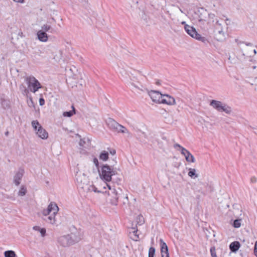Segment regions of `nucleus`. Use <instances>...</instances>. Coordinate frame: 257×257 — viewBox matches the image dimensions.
I'll use <instances>...</instances> for the list:
<instances>
[{"instance_id": "nucleus-1", "label": "nucleus", "mask_w": 257, "mask_h": 257, "mask_svg": "<svg viewBox=\"0 0 257 257\" xmlns=\"http://www.w3.org/2000/svg\"><path fill=\"white\" fill-rule=\"evenodd\" d=\"M116 163V161L113 160L111 165L107 164L103 165L101 167V172H100L99 170L98 171L100 178L107 182L111 181V177L114 175L116 173V171L114 170L113 168L114 166L115 165Z\"/></svg>"}, {"instance_id": "nucleus-2", "label": "nucleus", "mask_w": 257, "mask_h": 257, "mask_svg": "<svg viewBox=\"0 0 257 257\" xmlns=\"http://www.w3.org/2000/svg\"><path fill=\"white\" fill-rule=\"evenodd\" d=\"M80 238L74 233L61 235L57 238V243L61 246H70L80 240Z\"/></svg>"}, {"instance_id": "nucleus-3", "label": "nucleus", "mask_w": 257, "mask_h": 257, "mask_svg": "<svg viewBox=\"0 0 257 257\" xmlns=\"http://www.w3.org/2000/svg\"><path fill=\"white\" fill-rule=\"evenodd\" d=\"M109 190L108 191V194L109 197V200L111 204L117 205L119 200H121V197L123 194L122 191L119 188L117 189L111 187L108 184H106Z\"/></svg>"}, {"instance_id": "nucleus-4", "label": "nucleus", "mask_w": 257, "mask_h": 257, "mask_svg": "<svg viewBox=\"0 0 257 257\" xmlns=\"http://www.w3.org/2000/svg\"><path fill=\"white\" fill-rule=\"evenodd\" d=\"M210 105L218 111H224L227 114H230L231 112L230 107L219 101L212 100L210 101Z\"/></svg>"}, {"instance_id": "nucleus-5", "label": "nucleus", "mask_w": 257, "mask_h": 257, "mask_svg": "<svg viewBox=\"0 0 257 257\" xmlns=\"http://www.w3.org/2000/svg\"><path fill=\"white\" fill-rule=\"evenodd\" d=\"M28 89L32 92H36L41 88V85L37 79L33 76L28 77L26 78Z\"/></svg>"}, {"instance_id": "nucleus-6", "label": "nucleus", "mask_w": 257, "mask_h": 257, "mask_svg": "<svg viewBox=\"0 0 257 257\" xmlns=\"http://www.w3.org/2000/svg\"><path fill=\"white\" fill-rule=\"evenodd\" d=\"M32 125L37 135L42 139H46L48 137V134L46 131L42 127L38 120H33Z\"/></svg>"}, {"instance_id": "nucleus-7", "label": "nucleus", "mask_w": 257, "mask_h": 257, "mask_svg": "<svg viewBox=\"0 0 257 257\" xmlns=\"http://www.w3.org/2000/svg\"><path fill=\"white\" fill-rule=\"evenodd\" d=\"M76 180L78 187L81 189L87 187L89 183L88 178L84 173L77 172Z\"/></svg>"}, {"instance_id": "nucleus-8", "label": "nucleus", "mask_w": 257, "mask_h": 257, "mask_svg": "<svg viewBox=\"0 0 257 257\" xmlns=\"http://www.w3.org/2000/svg\"><path fill=\"white\" fill-rule=\"evenodd\" d=\"M199 18L198 25L204 30H207L208 26L205 25L207 15L208 12L207 10L204 8H201L198 11Z\"/></svg>"}, {"instance_id": "nucleus-9", "label": "nucleus", "mask_w": 257, "mask_h": 257, "mask_svg": "<svg viewBox=\"0 0 257 257\" xmlns=\"http://www.w3.org/2000/svg\"><path fill=\"white\" fill-rule=\"evenodd\" d=\"M184 29L187 33L192 38L202 42L205 40V38L201 37V36L197 33L196 29L193 27L188 25H185Z\"/></svg>"}, {"instance_id": "nucleus-10", "label": "nucleus", "mask_w": 257, "mask_h": 257, "mask_svg": "<svg viewBox=\"0 0 257 257\" xmlns=\"http://www.w3.org/2000/svg\"><path fill=\"white\" fill-rule=\"evenodd\" d=\"M250 46L248 47L246 46L242 50L239 51L238 57L240 59H245L248 57H250L252 55V53L250 51Z\"/></svg>"}, {"instance_id": "nucleus-11", "label": "nucleus", "mask_w": 257, "mask_h": 257, "mask_svg": "<svg viewBox=\"0 0 257 257\" xmlns=\"http://www.w3.org/2000/svg\"><path fill=\"white\" fill-rule=\"evenodd\" d=\"M149 96L152 99V101L155 102L161 103V99L162 98V94L159 91L156 90H151L148 92Z\"/></svg>"}, {"instance_id": "nucleus-12", "label": "nucleus", "mask_w": 257, "mask_h": 257, "mask_svg": "<svg viewBox=\"0 0 257 257\" xmlns=\"http://www.w3.org/2000/svg\"><path fill=\"white\" fill-rule=\"evenodd\" d=\"M213 33L214 37L218 41H222L225 38V33L223 30V28L219 29L213 30Z\"/></svg>"}, {"instance_id": "nucleus-13", "label": "nucleus", "mask_w": 257, "mask_h": 257, "mask_svg": "<svg viewBox=\"0 0 257 257\" xmlns=\"http://www.w3.org/2000/svg\"><path fill=\"white\" fill-rule=\"evenodd\" d=\"M160 103L167 104L168 105L175 104V98L168 94H163Z\"/></svg>"}, {"instance_id": "nucleus-14", "label": "nucleus", "mask_w": 257, "mask_h": 257, "mask_svg": "<svg viewBox=\"0 0 257 257\" xmlns=\"http://www.w3.org/2000/svg\"><path fill=\"white\" fill-rule=\"evenodd\" d=\"M127 85L135 90H140L141 91H144L143 86L142 85L140 84L139 82L136 83L133 80L130 79V80L128 81Z\"/></svg>"}, {"instance_id": "nucleus-15", "label": "nucleus", "mask_w": 257, "mask_h": 257, "mask_svg": "<svg viewBox=\"0 0 257 257\" xmlns=\"http://www.w3.org/2000/svg\"><path fill=\"white\" fill-rule=\"evenodd\" d=\"M24 170L23 169H19L18 171L16 173L14 177V182L16 185L18 186L20 183L21 180L23 176Z\"/></svg>"}, {"instance_id": "nucleus-16", "label": "nucleus", "mask_w": 257, "mask_h": 257, "mask_svg": "<svg viewBox=\"0 0 257 257\" xmlns=\"http://www.w3.org/2000/svg\"><path fill=\"white\" fill-rule=\"evenodd\" d=\"M160 244L162 257H169L168 246L166 243L163 241L162 239H160Z\"/></svg>"}, {"instance_id": "nucleus-17", "label": "nucleus", "mask_w": 257, "mask_h": 257, "mask_svg": "<svg viewBox=\"0 0 257 257\" xmlns=\"http://www.w3.org/2000/svg\"><path fill=\"white\" fill-rule=\"evenodd\" d=\"M223 19L220 18V20H218L217 18L215 19V21L214 23H212L209 26V27H208V29H211V30H215V29H219L220 28H222V24L221 23Z\"/></svg>"}, {"instance_id": "nucleus-18", "label": "nucleus", "mask_w": 257, "mask_h": 257, "mask_svg": "<svg viewBox=\"0 0 257 257\" xmlns=\"http://www.w3.org/2000/svg\"><path fill=\"white\" fill-rule=\"evenodd\" d=\"M37 37L40 41L46 42L48 41V35L46 33L43 31L39 30L37 32Z\"/></svg>"}, {"instance_id": "nucleus-19", "label": "nucleus", "mask_w": 257, "mask_h": 257, "mask_svg": "<svg viewBox=\"0 0 257 257\" xmlns=\"http://www.w3.org/2000/svg\"><path fill=\"white\" fill-rule=\"evenodd\" d=\"M47 208L50 210L51 213H53V215H56L59 210L57 205L54 202H51Z\"/></svg>"}, {"instance_id": "nucleus-20", "label": "nucleus", "mask_w": 257, "mask_h": 257, "mask_svg": "<svg viewBox=\"0 0 257 257\" xmlns=\"http://www.w3.org/2000/svg\"><path fill=\"white\" fill-rule=\"evenodd\" d=\"M240 246V244L239 241H235L231 242L229 245V249L231 251L236 252Z\"/></svg>"}, {"instance_id": "nucleus-21", "label": "nucleus", "mask_w": 257, "mask_h": 257, "mask_svg": "<svg viewBox=\"0 0 257 257\" xmlns=\"http://www.w3.org/2000/svg\"><path fill=\"white\" fill-rule=\"evenodd\" d=\"M203 185V183L201 182H199L197 183H194L193 185V189L195 190L197 192H200L203 195H205L206 193L204 191H203L202 188L201 186Z\"/></svg>"}, {"instance_id": "nucleus-22", "label": "nucleus", "mask_w": 257, "mask_h": 257, "mask_svg": "<svg viewBox=\"0 0 257 257\" xmlns=\"http://www.w3.org/2000/svg\"><path fill=\"white\" fill-rule=\"evenodd\" d=\"M108 126L111 128L116 130L118 126L119 123L112 118H108L107 121Z\"/></svg>"}, {"instance_id": "nucleus-23", "label": "nucleus", "mask_w": 257, "mask_h": 257, "mask_svg": "<svg viewBox=\"0 0 257 257\" xmlns=\"http://www.w3.org/2000/svg\"><path fill=\"white\" fill-rule=\"evenodd\" d=\"M108 153L105 151H102L99 156V159L103 161H106L108 159Z\"/></svg>"}, {"instance_id": "nucleus-24", "label": "nucleus", "mask_w": 257, "mask_h": 257, "mask_svg": "<svg viewBox=\"0 0 257 257\" xmlns=\"http://www.w3.org/2000/svg\"><path fill=\"white\" fill-rule=\"evenodd\" d=\"M42 31H43L46 33V32H50L52 33L54 32V30L51 27L50 25L45 24L43 25L42 27Z\"/></svg>"}, {"instance_id": "nucleus-25", "label": "nucleus", "mask_w": 257, "mask_h": 257, "mask_svg": "<svg viewBox=\"0 0 257 257\" xmlns=\"http://www.w3.org/2000/svg\"><path fill=\"white\" fill-rule=\"evenodd\" d=\"M188 175L191 178L195 179L198 177V175L196 173V170L195 169L189 168Z\"/></svg>"}, {"instance_id": "nucleus-26", "label": "nucleus", "mask_w": 257, "mask_h": 257, "mask_svg": "<svg viewBox=\"0 0 257 257\" xmlns=\"http://www.w3.org/2000/svg\"><path fill=\"white\" fill-rule=\"evenodd\" d=\"M72 108V110H70L69 111H65L63 112V116L65 117H71L75 113V109L73 105L71 106Z\"/></svg>"}, {"instance_id": "nucleus-27", "label": "nucleus", "mask_w": 257, "mask_h": 257, "mask_svg": "<svg viewBox=\"0 0 257 257\" xmlns=\"http://www.w3.org/2000/svg\"><path fill=\"white\" fill-rule=\"evenodd\" d=\"M207 15L208 16V22H207V24L210 25L215 21V15L214 14L208 13Z\"/></svg>"}, {"instance_id": "nucleus-28", "label": "nucleus", "mask_w": 257, "mask_h": 257, "mask_svg": "<svg viewBox=\"0 0 257 257\" xmlns=\"http://www.w3.org/2000/svg\"><path fill=\"white\" fill-rule=\"evenodd\" d=\"M122 202V206H124L125 208H126V204H128V199L126 195H125L123 193L121 197V200Z\"/></svg>"}, {"instance_id": "nucleus-29", "label": "nucleus", "mask_w": 257, "mask_h": 257, "mask_svg": "<svg viewBox=\"0 0 257 257\" xmlns=\"http://www.w3.org/2000/svg\"><path fill=\"white\" fill-rule=\"evenodd\" d=\"M46 221L50 223L53 224L55 222V215H53V213H51L49 216H47V218L45 219Z\"/></svg>"}, {"instance_id": "nucleus-30", "label": "nucleus", "mask_w": 257, "mask_h": 257, "mask_svg": "<svg viewBox=\"0 0 257 257\" xmlns=\"http://www.w3.org/2000/svg\"><path fill=\"white\" fill-rule=\"evenodd\" d=\"M186 160L188 162L194 163L195 162V158L190 152L187 153V156H186Z\"/></svg>"}, {"instance_id": "nucleus-31", "label": "nucleus", "mask_w": 257, "mask_h": 257, "mask_svg": "<svg viewBox=\"0 0 257 257\" xmlns=\"http://www.w3.org/2000/svg\"><path fill=\"white\" fill-rule=\"evenodd\" d=\"M4 255L5 257H17L15 251L11 250L5 251Z\"/></svg>"}, {"instance_id": "nucleus-32", "label": "nucleus", "mask_w": 257, "mask_h": 257, "mask_svg": "<svg viewBox=\"0 0 257 257\" xmlns=\"http://www.w3.org/2000/svg\"><path fill=\"white\" fill-rule=\"evenodd\" d=\"M27 192V188L24 186H22L19 191L18 192V195L20 196H23L26 195Z\"/></svg>"}, {"instance_id": "nucleus-33", "label": "nucleus", "mask_w": 257, "mask_h": 257, "mask_svg": "<svg viewBox=\"0 0 257 257\" xmlns=\"http://www.w3.org/2000/svg\"><path fill=\"white\" fill-rule=\"evenodd\" d=\"M136 222L138 224L141 225L144 223V218L142 215H138L136 218Z\"/></svg>"}, {"instance_id": "nucleus-34", "label": "nucleus", "mask_w": 257, "mask_h": 257, "mask_svg": "<svg viewBox=\"0 0 257 257\" xmlns=\"http://www.w3.org/2000/svg\"><path fill=\"white\" fill-rule=\"evenodd\" d=\"M116 131H117L118 132H120L122 133H128L127 130L123 126L120 125L119 124L118 126L117 127Z\"/></svg>"}, {"instance_id": "nucleus-35", "label": "nucleus", "mask_w": 257, "mask_h": 257, "mask_svg": "<svg viewBox=\"0 0 257 257\" xmlns=\"http://www.w3.org/2000/svg\"><path fill=\"white\" fill-rule=\"evenodd\" d=\"M241 219H237L234 220L232 225L235 228H239L241 226Z\"/></svg>"}, {"instance_id": "nucleus-36", "label": "nucleus", "mask_w": 257, "mask_h": 257, "mask_svg": "<svg viewBox=\"0 0 257 257\" xmlns=\"http://www.w3.org/2000/svg\"><path fill=\"white\" fill-rule=\"evenodd\" d=\"M155 248L154 247H151L149 248L148 257H154L155 253Z\"/></svg>"}, {"instance_id": "nucleus-37", "label": "nucleus", "mask_w": 257, "mask_h": 257, "mask_svg": "<svg viewBox=\"0 0 257 257\" xmlns=\"http://www.w3.org/2000/svg\"><path fill=\"white\" fill-rule=\"evenodd\" d=\"M246 46H250L251 48L250 49V51L252 53V55H254L256 53L255 49L253 47V45L250 43H245Z\"/></svg>"}, {"instance_id": "nucleus-38", "label": "nucleus", "mask_w": 257, "mask_h": 257, "mask_svg": "<svg viewBox=\"0 0 257 257\" xmlns=\"http://www.w3.org/2000/svg\"><path fill=\"white\" fill-rule=\"evenodd\" d=\"M133 229L134 230L133 231V233H134V236L135 237L133 238V239L134 240H138V239H139V235L137 234V232H138V229L136 228V227H133Z\"/></svg>"}, {"instance_id": "nucleus-39", "label": "nucleus", "mask_w": 257, "mask_h": 257, "mask_svg": "<svg viewBox=\"0 0 257 257\" xmlns=\"http://www.w3.org/2000/svg\"><path fill=\"white\" fill-rule=\"evenodd\" d=\"M87 187L83 188L82 189L85 192H91L93 191V189H92L91 187H92V185H89V183L86 185Z\"/></svg>"}, {"instance_id": "nucleus-40", "label": "nucleus", "mask_w": 257, "mask_h": 257, "mask_svg": "<svg viewBox=\"0 0 257 257\" xmlns=\"http://www.w3.org/2000/svg\"><path fill=\"white\" fill-rule=\"evenodd\" d=\"M20 89L22 90L23 93L24 95L27 94V93L29 92V90L25 86H23V85H22L20 86Z\"/></svg>"}, {"instance_id": "nucleus-41", "label": "nucleus", "mask_w": 257, "mask_h": 257, "mask_svg": "<svg viewBox=\"0 0 257 257\" xmlns=\"http://www.w3.org/2000/svg\"><path fill=\"white\" fill-rule=\"evenodd\" d=\"M210 253L212 257H216L215 247H211Z\"/></svg>"}, {"instance_id": "nucleus-42", "label": "nucleus", "mask_w": 257, "mask_h": 257, "mask_svg": "<svg viewBox=\"0 0 257 257\" xmlns=\"http://www.w3.org/2000/svg\"><path fill=\"white\" fill-rule=\"evenodd\" d=\"M93 162L95 164V166L96 167L97 169L99 171V162L98 160L97 159V158L94 157L93 159Z\"/></svg>"}, {"instance_id": "nucleus-43", "label": "nucleus", "mask_w": 257, "mask_h": 257, "mask_svg": "<svg viewBox=\"0 0 257 257\" xmlns=\"http://www.w3.org/2000/svg\"><path fill=\"white\" fill-rule=\"evenodd\" d=\"M187 153H189V152L187 150H186L184 148H182V150L181 151V153L182 155H183L186 157V156H187Z\"/></svg>"}, {"instance_id": "nucleus-44", "label": "nucleus", "mask_w": 257, "mask_h": 257, "mask_svg": "<svg viewBox=\"0 0 257 257\" xmlns=\"http://www.w3.org/2000/svg\"><path fill=\"white\" fill-rule=\"evenodd\" d=\"M51 212L50 211L49 209H48V208L46 209H44L43 211V214L45 216H47L48 215H50L51 214Z\"/></svg>"}, {"instance_id": "nucleus-45", "label": "nucleus", "mask_w": 257, "mask_h": 257, "mask_svg": "<svg viewBox=\"0 0 257 257\" xmlns=\"http://www.w3.org/2000/svg\"><path fill=\"white\" fill-rule=\"evenodd\" d=\"M250 182L251 184H254L257 182V178L255 176H252L250 179Z\"/></svg>"}, {"instance_id": "nucleus-46", "label": "nucleus", "mask_w": 257, "mask_h": 257, "mask_svg": "<svg viewBox=\"0 0 257 257\" xmlns=\"http://www.w3.org/2000/svg\"><path fill=\"white\" fill-rule=\"evenodd\" d=\"M41 233V234L42 236H44L46 234V229L44 228H40L39 231Z\"/></svg>"}, {"instance_id": "nucleus-47", "label": "nucleus", "mask_w": 257, "mask_h": 257, "mask_svg": "<svg viewBox=\"0 0 257 257\" xmlns=\"http://www.w3.org/2000/svg\"><path fill=\"white\" fill-rule=\"evenodd\" d=\"M254 253L255 255L257 257V241L255 242L254 244Z\"/></svg>"}, {"instance_id": "nucleus-48", "label": "nucleus", "mask_w": 257, "mask_h": 257, "mask_svg": "<svg viewBox=\"0 0 257 257\" xmlns=\"http://www.w3.org/2000/svg\"><path fill=\"white\" fill-rule=\"evenodd\" d=\"M39 103H40V105L41 106L45 104V100H44V98H40Z\"/></svg>"}, {"instance_id": "nucleus-49", "label": "nucleus", "mask_w": 257, "mask_h": 257, "mask_svg": "<svg viewBox=\"0 0 257 257\" xmlns=\"http://www.w3.org/2000/svg\"><path fill=\"white\" fill-rule=\"evenodd\" d=\"M174 147L175 148H176V149L177 148H180V151H181L182 148H183V147H182L181 145H179V144H174Z\"/></svg>"}, {"instance_id": "nucleus-50", "label": "nucleus", "mask_w": 257, "mask_h": 257, "mask_svg": "<svg viewBox=\"0 0 257 257\" xmlns=\"http://www.w3.org/2000/svg\"><path fill=\"white\" fill-rule=\"evenodd\" d=\"M91 188L92 189H93V191L94 192H99L100 191L97 190V188L94 186L92 185V187H91Z\"/></svg>"}, {"instance_id": "nucleus-51", "label": "nucleus", "mask_w": 257, "mask_h": 257, "mask_svg": "<svg viewBox=\"0 0 257 257\" xmlns=\"http://www.w3.org/2000/svg\"><path fill=\"white\" fill-rule=\"evenodd\" d=\"M85 141L82 139L80 140L79 142V145L81 146H83L84 144H85Z\"/></svg>"}, {"instance_id": "nucleus-52", "label": "nucleus", "mask_w": 257, "mask_h": 257, "mask_svg": "<svg viewBox=\"0 0 257 257\" xmlns=\"http://www.w3.org/2000/svg\"><path fill=\"white\" fill-rule=\"evenodd\" d=\"M110 154L112 155H114L116 153V151L114 149H112V150H110V151H109Z\"/></svg>"}, {"instance_id": "nucleus-53", "label": "nucleus", "mask_w": 257, "mask_h": 257, "mask_svg": "<svg viewBox=\"0 0 257 257\" xmlns=\"http://www.w3.org/2000/svg\"><path fill=\"white\" fill-rule=\"evenodd\" d=\"M40 227L38 226H35L33 227V229L35 230H37V231H39V230L40 229Z\"/></svg>"}, {"instance_id": "nucleus-54", "label": "nucleus", "mask_w": 257, "mask_h": 257, "mask_svg": "<svg viewBox=\"0 0 257 257\" xmlns=\"http://www.w3.org/2000/svg\"><path fill=\"white\" fill-rule=\"evenodd\" d=\"M224 21H225L226 25H228L229 24V23H228V21H229V20L227 18H226V19L224 20Z\"/></svg>"}, {"instance_id": "nucleus-55", "label": "nucleus", "mask_w": 257, "mask_h": 257, "mask_svg": "<svg viewBox=\"0 0 257 257\" xmlns=\"http://www.w3.org/2000/svg\"><path fill=\"white\" fill-rule=\"evenodd\" d=\"M156 84L157 85H160L161 84V81L159 80H157L156 81Z\"/></svg>"}, {"instance_id": "nucleus-56", "label": "nucleus", "mask_w": 257, "mask_h": 257, "mask_svg": "<svg viewBox=\"0 0 257 257\" xmlns=\"http://www.w3.org/2000/svg\"><path fill=\"white\" fill-rule=\"evenodd\" d=\"M14 1L17 2V3H22L23 2V0H13Z\"/></svg>"}, {"instance_id": "nucleus-57", "label": "nucleus", "mask_w": 257, "mask_h": 257, "mask_svg": "<svg viewBox=\"0 0 257 257\" xmlns=\"http://www.w3.org/2000/svg\"><path fill=\"white\" fill-rule=\"evenodd\" d=\"M19 35L21 37H23V33L22 32H19Z\"/></svg>"}, {"instance_id": "nucleus-58", "label": "nucleus", "mask_w": 257, "mask_h": 257, "mask_svg": "<svg viewBox=\"0 0 257 257\" xmlns=\"http://www.w3.org/2000/svg\"><path fill=\"white\" fill-rule=\"evenodd\" d=\"M41 53V51L39 50L38 52H36V54L40 56V53Z\"/></svg>"}, {"instance_id": "nucleus-59", "label": "nucleus", "mask_w": 257, "mask_h": 257, "mask_svg": "<svg viewBox=\"0 0 257 257\" xmlns=\"http://www.w3.org/2000/svg\"><path fill=\"white\" fill-rule=\"evenodd\" d=\"M182 24H183V25H186V24H185V22H182Z\"/></svg>"}, {"instance_id": "nucleus-60", "label": "nucleus", "mask_w": 257, "mask_h": 257, "mask_svg": "<svg viewBox=\"0 0 257 257\" xmlns=\"http://www.w3.org/2000/svg\"><path fill=\"white\" fill-rule=\"evenodd\" d=\"M254 89L257 91V85L255 86Z\"/></svg>"}, {"instance_id": "nucleus-61", "label": "nucleus", "mask_w": 257, "mask_h": 257, "mask_svg": "<svg viewBox=\"0 0 257 257\" xmlns=\"http://www.w3.org/2000/svg\"><path fill=\"white\" fill-rule=\"evenodd\" d=\"M52 20L53 21H54V22H55V19H54V18H52Z\"/></svg>"}, {"instance_id": "nucleus-62", "label": "nucleus", "mask_w": 257, "mask_h": 257, "mask_svg": "<svg viewBox=\"0 0 257 257\" xmlns=\"http://www.w3.org/2000/svg\"><path fill=\"white\" fill-rule=\"evenodd\" d=\"M180 164L181 163H179V164H178V165L177 166V167H179V166L180 165ZM176 167V166H175Z\"/></svg>"}]
</instances>
